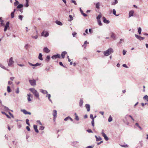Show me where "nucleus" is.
<instances>
[{
	"label": "nucleus",
	"instance_id": "obj_1",
	"mask_svg": "<svg viewBox=\"0 0 148 148\" xmlns=\"http://www.w3.org/2000/svg\"><path fill=\"white\" fill-rule=\"evenodd\" d=\"M114 52V50L112 48H109L106 51L103 52V54L105 56H108Z\"/></svg>",
	"mask_w": 148,
	"mask_h": 148
},
{
	"label": "nucleus",
	"instance_id": "obj_2",
	"mask_svg": "<svg viewBox=\"0 0 148 148\" xmlns=\"http://www.w3.org/2000/svg\"><path fill=\"white\" fill-rule=\"evenodd\" d=\"M29 90L32 92L35 97L38 99H39V95L38 91L34 88H31L29 89Z\"/></svg>",
	"mask_w": 148,
	"mask_h": 148
},
{
	"label": "nucleus",
	"instance_id": "obj_3",
	"mask_svg": "<svg viewBox=\"0 0 148 148\" xmlns=\"http://www.w3.org/2000/svg\"><path fill=\"white\" fill-rule=\"evenodd\" d=\"M49 35V32L47 31L44 30L41 34V36L45 37H47Z\"/></svg>",
	"mask_w": 148,
	"mask_h": 148
},
{
	"label": "nucleus",
	"instance_id": "obj_4",
	"mask_svg": "<svg viewBox=\"0 0 148 148\" xmlns=\"http://www.w3.org/2000/svg\"><path fill=\"white\" fill-rule=\"evenodd\" d=\"M13 60V59L12 57H11L10 58L8 63V66H11L14 63V62Z\"/></svg>",
	"mask_w": 148,
	"mask_h": 148
},
{
	"label": "nucleus",
	"instance_id": "obj_5",
	"mask_svg": "<svg viewBox=\"0 0 148 148\" xmlns=\"http://www.w3.org/2000/svg\"><path fill=\"white\" fill-rule=\"evenodd\" d=\"M29 82L30 84L32 86H34L36 85V81L34 79L29 80Z\"/></svg>",
	"mask_w": 148,
	"mask_h": 148
},
{
	"label": "nucleus",
	"instance_id": "obj_6",
	"mask_svg": "<svg viewBox=\"0 0 148 148\" xmlns=\"http://www.w3.org/2000/svg\"><path fill=\"white\" fill-rule=\"evenodd\" d=\"M21 111L25 114H28L29 115H31V114L30 112L27 111L25 109H21Z\"/></svg>",
	"mask_w": 148,
	"mask_h": 148
},
{
	"label": "nucleus",
	"instance_id": "obj_7",
	"mask_svg": "<svg viewBox=\"0 0 148 148\" xmlns=\"http://www.w3.org/2000/svg\"><path fill=\"white\" fill-rule=\"evenodd\" d=\"M53 120L54 121H55L56 118L57 117V111L56 110H54L53 111Z\"/></svg>",
	"mask_w": 148,
	"mask_h": 148
},
{
	"label": "nucleus",
	"instance_id": "obj_8",
	"mask_svg": "<svg viewBox=\"0 0 148 148\" xmlns=\"http://www.w3.org/2000/svg\"><path fill=\"white\" fill-rule=\"evenodd\" d=\"M101 134L102 136L104 137L105 139L107 141L108 140V137L103 132V130H102V132L101 133Z\"/></svg>",
	"mask_w": 148,
	"mask_h": 148
},
{
	"label": "nucleus",
	"instance_id": "obj_9",
	"mask_svg": "<svg viewBox=\"0 0 148 148\" xmlns=\"http://www.w3.org/2000/svg\"><path fill=\"white\" fill-rule=\"evenodd\" d=\"M135 36L137 39H138L140 40H143L145 39L144 37H141L140 36L136 34H135Z\"/></svg>",
	"mask_w": 148,
	"mask_h": 148
},
{
	"label": "nucleus",
	"instance_id": "obj_10",
	"mask_svg": "<svg viewBox=\"0 0 148 148\" xmlns=\"http://www.w3.org/2000/svg\"><path fill=\"white\" fill-rule=\"evenodd\" d=\"M9 22H8L6 23L5 25V26L4 29V31L5 32L6 31L7 29L9 27Z\"/></svg>",
	"mask_w": 148,
	"mask_h": 148
},
{
	"label": "nucleus",
	"instance_id": "obj_11",
	"mask_svg": "<svg viewBox=\"0 0 148 148\" xmlns=\"http://www.w3.org/2000/svg\"><path fill=\"white\" fill-rule=\"evenodd\" d=\"M60 58V55L59 54L53 55L51 57L53 59H55L57 58Z\"/></svg>",
	"mask_w": 148,
	"mask_h": 148
},
{
	"label": "nucleus",
	"instance_id": "obj_12",
	"mask_svg": "<svg viewBox=\"0 0 148 148\" xmlns=\"http://www.w3.org/2000/svg\"><path fill=\"white\" fill-rule=\"evenodd\" d=\"M28 64H29V65H30L31 66H40L41 64V63H37L35 64H33L29 62H28Z\"/></svg>",
	"mask_w": 148,
	"mask_h": 148
},
{
	"label": "nucleus",
	"instance_id": "obj_13",
	"mask_svg": "<svg viewBox=\"0 0 148 148\" xmlns=\"http://www.w3.org/2000/svg\"><path fill=\"white\" fill-rule=\"evenodd\" d=\"M43 51L44 52L47 53H49L50 51V50H49L47 47L44 48L43 49Z\"/></svg>",
	"mask_w": 148,
	"mask_h": 148
},
{
	"label": "nucleus",
	"instance_id": "obj_14",
	"mask_svg": "<svg viewBox=\"0 0 148 148\" xmlns=\"http://www.w3.org/2000/svg\"><path fill=\"white\" fill-rule=\"evenodd\" d=\"M111 34V37L114 40L115 39L116 36L115 34L113 32H111L110 33Z\"/></svg>",
	"mask_w": 148,
	"mask_h": 148
},
{
	"label": "nucleus",
	"instance_id": "obj_15",
	"mask_svg": "<svg viewBox=\"0 0 148 148\" xmlns=\"http://www.w3.org/2000/svg\"><path fill=\"white\" fill-rule=\"evenodd\" d=\"M103 22L107 24H108L109 23V20H107L105 17H103Z\"/></svg>",
	"mask_w": 148,
	"mask_h": 148
},
{
	"label": "nucleus",
	"instance_id": "obj_16",
	"mask_svg": "<svg viewBox=\"0 0 148 148\" xmlns=\"http://www.w3.org/2000/svg\"><path fill=\"white\" fill-rule=\"evenodd\" d=\"M67 54V52L66 51H63L61 53V56L62 58H64L65 57V55Z\"/></svg>",
	"mask_w": 148,
	"mask_h": 148
},
{
	"label": "nucleus",
	"instance_id": "obj_17",
	"mask_svg": "<svg viewBox=\"0 0 148 148\" xmlns=\"http://www.w3.org/2000/svg\"><path fill=\"white\" fill-rule=\"evenodd\" d=\"M16 10V9H14V11L13 12H11V18H13L14 17V13L15 12V11Z\"/></svg>",
	"mask_w": 148,
	"mask_h": 148
},
{
	"label": "nucleus",
	"instance_id": "obj_18",
	"mask_svg": "<svg viewBox=\"0 0 148 148\" xmlns=\"http://www.w3.org/2000/svg\"><path fill=\"white\" fill-rule=\"evenodd\" d=\"M34 129L35 130V131L36 132V133H38L39 131L37 129V126L36 125H34L33 126Z\"/></svg>",
	"mask_w": 148,
	"mask_h": 148
},
{
	"label": "nucleus",
	"instance_id": "obj_19",
	"mask_svg": "<svg viewBox=\"0 0 148 148\" xmlns=\"http://www.w3.org/2000/svg\"><path fill=\"white\" fill-rule=\"evenodd\" d=\"M85 107L88 112L90 110V106L88 104H86L85 105Z\"/></svg>",
	"mask_w": 148,
	"mask_h": 148
},
{
	"label": "nucleus",
	"instance_id": "obj_20",
	"mask_svg": "<svg viewBox=\"0 0 148 148\" xmlns=\"http://www.w3.org/2000/svg\"><path fill=\"white\" fill-rule=\"evenodd\" d=\"M0 66L1 68L2 69H3L7 70L8 71H9V69H7L4 65H3L2 64H0Z\"/></svg>",
	"mask_w": 148,
	"mask_h": 148
},
{
	"label": "nucleus",
	"instance_id": "obj_21",
	"mask_svg": "<svg viewBox=\"0 0 148 148\" xmlns=\"http://www.w3.org/2000/svg\"><path fill=\"white\" fill-rule=\"evenodd\" d=\"M83 103V100L82 99H81L79 101V106L82 107V105Z\"/></svg>",
	"mask_w": 148,
	"mask_h": 148
},
{
	"label": "nucleus",
	"instance_id": "obj_22",
	"mask_svg": "<svg viewBox=\"0 0 148 148\" xmlns=\"http://www.w3.org/2000/svg\"><path fill=\"white\" fill-rule=\"evenodd\" d=\"M134 13V11H131L129 12V17H130L131 16H133V14Z\"/></svg>",
	"mask_w": 148,
	"mask_h": 148
},
{
	"label": "nucleus",
	"instance_id": "obj_23",
	"mask_svg": "<svg viewBox=\"0 0 148 148\" xmlns=\"http://www.w3.org/2000/svg\"><path fill=\"white\" fill-rule=\"evenodd\" d=\"M38 59L41 61L43 60V58H42V55L41 53H39L38 56Z\"/></svg>",
	"mask_w": 148,
	"mask_h": 148
},
{
	"label": "nucleus",
	"instance_id": "obj_24",
	"mask_svg": "<svg viewBox=\"0 0 148 148\" xmlns=\"http://www.w3.org/2000/svg\"><path fill=\"white\" fill-rule=\"evenodd\" d=\"M95 137L96 138V140L97 141H100L102 140L100 136L97 137V136L95 135Z\"/></svg>",
	"mask_w": 148,
	"mask_h": 148
},
{
	"label": "nucleus",
	"instance_id": "obj_25",
	"mask_svg": "<svg viewBox=\"0 0 148 148\" xmlns=\"http://www.w3.org/2000/svg\"><path fill=\"white\" fill-rule=\"evenodd\" d=\"M40 92L44 94H47V91L46 90H45L43 89L40 90Z\"/></svg>",
	"mask_w": 148,
	"mask_h": 148
},
{
	"label": "nucleus",
	"instance_id": "obj_26",
	"mask_svg": "<svg viewBox=\"0 0 148 148\" xmlns=\"http://www.w3.org/2000/svg\"><path fill=\"white\" fill-rule=\"evenodd\" d=\"M2 106L4 108V110L5 111H7L8 110H10L8 107H7L5 106H3V105H2Z\"/></svg>",
	"mask_w": 148,
	"mask_h": 148
},
{
	"label": "nucleus",
	"instance_id": "obj_27",
	"mask_svg": "<svg viewBox=\"0 0 148 148\" xmlns=\"http://www.w3.org/2000/svg\"><path fill=\"white\" fill-rule=\"evenodd\" d=\"M56 23L58 25H62V23L60 22V21H56Z\"/></svg>",
	"mask_w": 148,
	"mask_h": 148
},
{
	"label": "nucleus",
	"instance_id": "obj_28",
	"mask_svg": "<svg viewBox=\"0 0 148 148\" xmlns=\"http://www.w3.org/2000/svg\"><path fill=\"white\" fill-rule=\"evenodd\" d=\"M27 100L29 101H31V100L30 99V97L31 96V95L30 94H27Z\"/></svg>",
	"mask_w": 148,
	"mask_h": 148
},
{
	"label": "nucleus",
	"instance_id": "obj_29",
	"mask_svg": "<svg viewBox=\"0 0 148 148\" xmlns=\"http://www.w3.org/2000/svg\"><path fill=\"white\" fill-rule=\"evenodd\" d=\"M100 6V3L99 2H98V3H97L96 4V6H95L96 7L97 9L99 8Z\"/></svg>",
	"mask_w": 148,
	"mask_h": 148
},
{
	"label": "nucleus",
	"instance_id": "obj_30",
	"mask_svg": "<svg viewBox=\"0 0 148 148\" xmlns=\"http://www.w3.org/2000/svg\"><path fill=\"white\" fill-rule=\"evenodd\" d=\"M31 37L32 38L36 39L38 38V35L36 34V35L35 36H31Z\"/></svg>",
	"mask_w": 148,
	"mask_h": 148
},
{
	"label": "nucleus",
	"instance_id": "obj_31",
	"mask_svg": "<svg viewBox=\"0 0 148 148\" xmlns=\"http://www.w3.org/2000/svg\"><path fill=\"white\" fill-rule=\"evenodd\" d=\"M97 22H98V25L99 26H102V23L101 22V21L100 20H97Z\"/></svg>",
	"mask_w": 148,
	"mask_h": 148
},
{
	"label": "nucleus",
	"instance_id": "obj_32",
	"mask_svg": "<svg viewBox=\"0 0 148 148\" xmlns=\"http://www.w3.org/2000/svg\"><path fill=\"white\" fill-rule=\"evenodd\" d=\"M47 95H48L47 97H48V98L50 102H51V103H52V100L50 99V97H51L50 94H47Z\"/></svg>",
	"mask_w": 148,
	"mask_h": 148
},
{
	"label": "nucleus",
	"instance_id": "obj_33",
	"mask_svg": "<svg viewBox=\"0 0 148 148\" xmlns=\"http://www.w3.org/2000/svg\"><path fill=\"white\" fill-rule=\"evenodd\" d=\"M7 90L8 92H10L11 91V89H10V87L9 86H7Z\"/></svg>",
	"mask_w": 148,
	"mask_h": 148
},
{
	"label": "nucleus",
	"instance_id": "obj_34",
	"mask_svg": "<svg viewBox=\"0 0 148 148\" xmlns=\"http://www.w3.org/2000/svg\"><path fill=\"white\" fill-rule=\"evenodd\" d=\"M23 5L22 4H20L17 6V8L18 9H20V8H21L23 7Z\"/></svg>",
	"mask_w": 148,
	"mask_h": 148
},
{
	"label": "nucleus",
	"instance_id": "obj_35",
	"mask_svg": "<svg viewBox=\"0 0 148 148\" xmlns=\"http://www.w3.org/2000/svg\"><path fill=\"white\" fill-rule=\"evenodd\" d=\"M50 58V56H47L46 58V60L48 62Z\"/></svg>",
	"mask_w": 148,
	"mask_h": 148
},
{
	"label": "nucleus",
	"instance_id": "obj_36",
	"mask_svg": "<svg viewBox=\"0 0 148 148\" xmlns=\"http://www.w3.org/2000/svg\"><path fill=\"white\" fill-rule=\"evenodd\" d=\"M114 0V2L112 3V5H114L118 3V1H117V0Z\"/></svg>",
	"mask_w": 148,
	"mask_h": 148
},
{
	"label": "nucleus",
	"instance_id": "obj_37",
	"mask_svg": "<svg viewBox=\"0 0 148 148\" xmlns=\"http://www.w3.org/2000/svg\"><path fill=\"white\" fill-rule=\"evenodd\" d=\"M143 99H145L147 102H148V96L147 95H145Z\"/></svg>",
	"mask_w": 148,
	"mask_h": 148
},
{
	"label": "nucleus",
	"instance_id": "obj_38",
	"mask_svg": "<svg viewBox=\"0 0 148 148\" xmlns=\"http://www.w3.org/2000/svg\"><path fill=\"white\" fill-rule=\"evenodd\" d=\"M101 17V14H99L98 15V16H97L96 17V18L97 19V20H100V18Z\"/></svg>",
	"mask_w": 148,
	"mask_h": 148
},
{
	"label": "nucleus",
	"instance_id": "obj_39",
	"mask_svg": "<svg viewBox=\"0 0 148 148\" xmlns=\"http://www.w3.org/2000/svg\"><path fill=\"white\" fill-rule=\"evenodd\" d=\"M138 32L139 34H141V28L140 27H139L138 29Z\"/></svg>",
	"mask_w": 148,
	"mask_h": 148
},
{
	"label": "nucleus",
	"instance_id": "obj_40",
	"mask_svg": "<svg viewBox=\"0 0 148 148\" xmlns=\"http://www.w3.org/2000/svg\"><path fill=\"white\" fill-rule=\"evenodd\" d=\"M112 118L111 116H110L108 119V121L109 122H110L112 121Z\"/></svg>",
	"mask_w": 148,
	"mask_h": 148
},
{
	"label": "nucleus",
	"instance_id": "obj_41",
	"mask_svg": "<svg viewBox=\"0 0 148 148\" xmlns=\"http://www.w3.org/2000/svg\"><path fill=\"white\" fill-rule=\"evenodd\" d=\"M23 16L22 15H20L18 16V18L19 20L22 21L23 19Z\"/></svg>",
	"mask_w": 148,
	"mask_h": 148
},
{
	"label": "nucleus",
	"instance_id": "obj_42",
	"mask_svg": "<svg viewBox=\"0 0 148 148\" xmlns=\"http://www.w3.org/2000/svg\"><path fill=\"white\" fill-rule=\"evenodd\" d=\"M113 14L114 15H115L116 16H118V15H116V10L114 9L113 10Z\"/></svg>",
	"mask_w": 148,
	"mask_h": 148
},
{
	"label": "nucleus",
	"instance_id": "obj_43",
	"mask_svg": "<svg viewBox=\"0 0 148 148\" xmlns=\"http://www.w3.org/2000/svg\"><path fill=\"white\" fill-rule=\"evenodd\" d=\"M29 120L28 119H26V124L28 125H29V126H30V125L29 123Z\"/></svg>",
	"mask_w": 148,
	"mask_h": 148
},
{
	"label": "nucleus",
	"instance_id": "obj_44",
	"mask_svg": "<svg viewBox=\"0 0 148 148\" xmlns=\"http://www.w3.org/2000/svg\"><path fill=\"white\" fill-rule=\"evenodd\" d=\"M121 146L122 147H128V146L127 145H121Z\"/></svg>",
	"mask_w": 148,
	"mask_h": 148
},
{
	"label": "nucleus",
	"instance_id": "obj_45",
	"mask_svg": "<svg viewBox=\"0 0 148 148\" xmlns=\"http://www.w3.org/2000/svg\"><path fill=\"white\" fill-rule=\"evenodd\" d=\"M19 3V2L17 1H16L14 3V5L15 6H16Z\"/></svg>",
	"mask_w": 148,
	"mask_h": 148
},
{
	"label": "nucleus",
	"instance_id": "obj_46",
	"mask_svg": "<svg viewBox=\"0 0 148 148\" xmlns=\"http://www.w3.org/2000/svg\"><path fill=\"white\" fill-rule=\"evenodd\" d=\"M91 124H92V126L93 127H94V119L92 120V121H91Z\"/></svg>",
	"mask_w": 148,
	"mask_h": 148
},
{
	"label": "nucleus",
	"instance_id": "obj_47",
	"mask_svg": "<svg viewBox=\"0 0 148 148\" xmlns=\"http://www.w3.org/2000/svg\"><path fill=\"white\" fill-rule=\"evenodd\" d=\"M18 128L19 129H20L21 127V123H18L17 125Z\"/></svg>",
	"mask_w": 148,
	"mask_h": 148
},
{
	"label": "nucleus",
	"instance_id": "obj_48",
	"mask_svg": "<svg viewBox=\"0 0 148 148\" xmlns=\"http://www.w3.org/2000/svg\"><path fill=\"white\" fill-rule=\"evenodd\" d=\"M71 2H72L74 3L75 5H76L77 4V3H76L75 1L73 0H71Z\"/></svg>",
	"mask_w": 148,
	"mask_h": 148
},
{
	"label": "nucleus",
	"instance_id": "obj_49",
	"mask_svg": "<svg viewBox=\"0 0 148 148\" xmlns=\"http://www.w3.org/2000/svg\"><path fill=\"white\" fill-rule=\"evenodd\" d=\"M69 17L70 18V21H71L72 20H73V18L72 17V16L71 15H69Z\"/></svg>",
	"mask_w": 148,
	"mask_h": 148
},
{
	"label": "nucleus",
	"instance_id": "obj_50",
	"mask_svg": "<svg viewBox=\"0 0 148 148\" xmlns=\"http://www.w3.org/2000/svg\"><path fill=\"white\" fill-rule=\"evenodd\" d=\"M36 122L40 125H42V123H41V122L40 121V120H37Z\"/></svg>",
	"mask_w": 148,
	"mask_h": 148
},
{
	"label": "nucleus",
	"instance_id": "obj_51",
	"mask_svg": "<svg viewBox=\"0 0 148 148\" xmlns=\"http://www.w3.org/2000/svg\"><path fill=\"white\" fill-rule=\"evenodd\" d=\"M90 118L92 119V120L94 119L93 116V115L92 114H90Z\"/></svg>",
	"mask_w": 148,
	"mask_h": 148
},
{
	"label": "nucleus",
	"instance_id": "obj_52",
	"mask_svg": "<svg viewBox=\"0 0 148 148\" xmlns=\"http://www.w3.org/2000/svg\"><path fill=\"white\" fill-rule=\"evenodd\" d=\"M72 34L73 37H75V36L77 34V33L76 32H74L73 33H72Z\"/></svg>",
	"mask_w": 148,
	"mask_h": 148
},
{
	"label": "nucleus",
	"instance_id": "obj_53",
	"mask_svg": "<svg viewBox=\"0 0 148 148\" xmlns=\"http://www.w3.org/2000/svg\"><path fill=\"white\" fill-rule=\"evenodd\" d=\"M44 127L43 126H41L40 127V130H42L44 129Z\"/></svg>",
	"mask_w": 148,
	"mask_h": 148
},
{
	"label": "nucleus",
	"instance_id": "obj_54",
	"mask_svg": "<svg viewBox=\"0 0 148 148\" xmlns=\"http://www.w3.org/2000/svg\"><path fill=\"white\" fill-rule=\"evenodd\" d=\"M69 118H69V116H68V117H66V118H65L64 119V121H67L68 119H69Z\"/></svg>",
	"mask_w": 148,
	"mask_h": 148
},
{
	"label": "nucleus",
	"instance_id": "obj_55",
	"mask_svg": "<svg viewBox=\"0 0 148 148\" xmlns=\"http://www.w3.org/2000/svg\"><path fill=\"white\" fill-rule=\"evenodd\" d=\"M16 92L17 94H18L19 93V89L18 87L17 88V90H16Z\"/></svg>",
	"mask_w": 148,
	"mask_h": 148
},
{
	"label": "nucleus",
	"instance_id": "obj_56",
	"mask_svg": "<svg viewBox=\"0 0 148 148\" xmlns=\"http://www.w3.org/2000/svg\"><path fill=\"white\" fill-rule=\"evenodd\" d=\"M8 113L12 117V118H14V116L13 115L11 112H9Z\"/></svg>",
	"mask_w": 148,
	"mask_h": 148
},
{
	"label": "nucleus",
	"instance_id": "obj_57",
	"mask_svg": "<svg viewBox=\"0 0 148 148\" xmlns=\"http://www.w3.org/2000/svg\"><path fill=\"white\" fill-rule=\"evenodd\" d=\"M126 51L125 50H124L123 51V55H124L126 54Z\"/></svg>",
	"mask_w": 148,
	"mask_h": 148
},
{
	"label": "nucleus",
	"instance_id": "obj_58",
	"mask_svg": "<svg viewBox=\"0 0 148 148\" xmlns=\"http://www.w3.org/2000/svg\"><path fill=\"white\" fill-rule=\"evenodd\" d=\"M75 119L77 121H78L79 120V117H78V116H75Z\"/></svg>",
	"mask_w": 148,
	"mask_h": 148
},
{
	"label": "nucleus",
	"instance_id": "obj_59",
	"mask_svg": "<svg viewBox=\"0 0 148 148\" xmlns=\"http://www.w3.org/2000/svg\"><path fill=\"white\" fill-rule=\"evenodd\" d=\"M123 66L124 67H125L126 68H128V66H127V65L125 64H124L123 65Z\"/></svg>",
	"mask_w": 148,
	"mask_h": 148
},
{
	"label": "nucleus",
	"instance_id": "obj_60",
	"mask_svg": "<svg viewBox=\"0 0 148 148\" xmlns=\"http://www.w3.org/2000/svg\"><path fill=\"white\" fill-rule=\"evenodd\" d=\"M25 6L26 7H27L29 6L28 2H26Z\"/></svg>",
	"mask_w": 148,
	"mask_h": 148
},
{
	"label": "nucleus",
	"instance_id": "obj_61",
	"mask_svg": "<svg viewBox=\"0 0 148 148\" xmlns=\"http://www.w3.org/2000/svg\"><path fill=\"white\" fill-rule=\"evenodd\" d=\"M87 131L89 133H92V131L91 130H87Z\"/></svg>",
	"mask_w": 148,
	"mask_h": 148
},
{
	"label": "nucleus",
	"instance_id": "obj_62",
	"mask_svg": "<svg viewBox=\"0 0 148 148\" xmlns=\"http://www.w3.org/2000/svg\"><path fill=\"white\" fill-rule=\"evenodd\" d=\"M93 146H89L87 147L86 148H93Z\"/></svg>",
	"mask_w": 148,
	"mask_h": 148
},
{
	"label": "nucleus",
	"instance_id": "obj_63",
	"mask_svg": "<svg viewBox=\"0 0 148 148\" xmlns=\"http://www.w3.org/2000/svg\"><path fill=\"white\" fill-rule=\"evenodd\" d=\"M26 129H27V130L28 131H30V128L28 126H27L26 127Z\"/></svg>",
	"mask_w": 148,
	"mask_h": 148
},
{
	"label": "nucleus",
	"instance_id": "obj_64",
	"mask_svg": "<svg viewBox=\"0 0 148 148\" xmlns=\"http://www.w3.org/2000/svg\"><path fill=\"white\" fill-rule=\"evenodd\" d=\"M1 25L2 26H3L4 25L3 21V20H1Z\"/></svg>",
	"mask_w": 148,
	"mask_h": 148
}]
</instances>
